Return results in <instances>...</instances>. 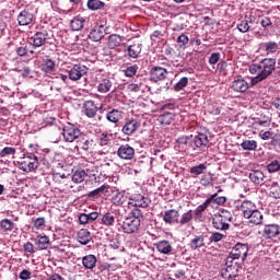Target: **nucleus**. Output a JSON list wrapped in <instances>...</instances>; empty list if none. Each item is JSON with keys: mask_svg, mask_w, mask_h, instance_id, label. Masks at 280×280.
I'll use <instances>...</instances> for the list:
<instances>
[{"mask_svg": "<svg viewBox=\"0 0 280 280\" xmlns=\"http://www.w3.org/2000/svg\"><path fill=\"white\" fill-rule=\"evenodd\" d=\"M180 215L178 214V211L176 209L166 210L163 214V222L165 224H178V218Z\"/></svg>", "mask_w": 280, "mask_h": 280, "instance_id": "19", "label": "nucleus"}, {"mask_svg": "<svg viewBox=\"0 0 280 280\" xmlns=\"http://www.w3.org/2000/svg\"><path fill=\"white\" fill-rule=\"evenodd\" d=\"M250 85L244 79H236L232 82L231 89L235 93H246Z\"/></svg>", "mask_w": 280, "mask_h": 280, "instance_id": "23", "label": "nucleus"}, {"mask_svg": "<svg viewBox=\"0 0 280 280\" xmlns=\"http://www.w3.org/2000/svg\"><path fill=\"white\" fill-rule=\"evenodd\" d=\"M211 183H213V177L203 175L200 179V185H202V187H209Z\"/></svg>", "mask_w": 280, "mask_h": 280, "instance_id": "58", "label": "nucleus"}, {"mask_svg": "<svg viewBox=\"0 0 280 280\" xmlns=\"http://www.w3.org/2000/svg\"><path fill=\"white\" fill-rule=\"evenodd\" d=\"M246 257H248V244L242 243H237L228 256V258H231L234 261H240L241 259V264L246 260Z\"/></svg>", "mask_w": 280, "mask_h": 280, "instance_id": "7", "label": "nucleus"}, {"mask_svg": "<svg viewBox=\"0 0 280 280\" xmlns=\"http://www.w3.org/2000/svg\"><path fill=\"white\" fill-rule=\"evenodd\" d=\"M48 37H49V33L45 30L36 32L32 37H30V45L35 49L38 47H43V45L47 43Z\"/></svg>", "mask_w": 280, "mask_h": 280, "instance_id": "11", "label": "nucleus"}, {"mask_svg": "<svg viewBox=\"0 0 280 280\" xmlns=\"http://www.w3.org/2000/svg\"><path fill=\"white\" fill-rule=\"evenodd\" d=\"M174 117H175L174 113L166 112L159 116L158 121L162 126H170V124H172V121H174Z\"/></svg>", "mask_w": 280, "mask_h": 280, "instance_id": "37", "label": "nucleus"}, {"mask_svg": "<svg viewBox=\"0 0 280 280\" xmlns=\"http://www.w3.org/2000/svg\"><path fill=\"white\" fill-rule=\"evenodd\" d=\"M141 128V122L139 120L131 118L127 119L121 128V133L127 135V137H130L136 133L138 129Z\"/></svg>", "mask_w": 280, "mask_h": 280, "instance_id": "12", "label": "nucleus"}, {"mask_svg": "<svg viewBox=\"0 0 280 280\" xmlns=\"http://www.w3.org/2000/svg\"><path fill=\"white\" fill-rule=\"evenodd\" d=\"M279 233H280L279 225H277V224H269V225L265 226L262 235L267 240H272V237H277V235H279Z\"/></svg>", "mask_w": 280, "mask_h": 280, "instance_id": "26", "label": "nucleus"}, {"mask_svg": "<svg viewBox=\"0 0 280 280\" xmlns=\"http://www.w3.org/2000/svg\"><path fill=\"white\" fill-rule=\"evenodd\" d=\"M105 3L101 0H88V8L92 11L95 10H102L104 8Z\"/></svg>", "mask_w": 280, "mask_h": 280, "instance_id": "45", "label": "nucleus"}, {"mask_svg": "<svg viewBox=\"0 0 280 280\" xmlns=\"http://www.w3.org/2000/svg\"><path fill=\"white\" fill-rule=\"evenodd\" d=\"M116 154L121 161H132L135 159V148L130 144H121L116 151Z\"/></svg>", "mask_w": 280, "mask_h": 280, "instance_id": "13", "label": "nucleus"}, {"mask_svg": "<svg viewBox=\"0 0 280 280\" xmlns=\"http://www.w3.org/2000/svg\"><path fill=\"white\" fill-rule=\"evenodd\" d=\"M156 249L162 255H170V253H172V250H173L172 244H170L168 241H160L156 244Z\"/></svg>", "mask_w": 280, "mask_h": 280, "instance_id": "36", "label": "nucleus"}, {"mask_svg": "<svg viewBox=\"0 0 280 280\" xmlns=\"http://www.w3.org/2000/svg\"><path fill=\"white\" fill-rule=\"evenodd\" d=\"M34 21V14L27 10H23L18 15V23L21 26L30 25Z\"/></svg>", "mask_w": 280, "mask_h": 280, "instance_id": "24", "label": "nucleus"}, {"mask_svg": "<svg viewBox=\"0 0 280 280\" xmlns=\"http://www.w3.org/2000/svg\"><path fill=\"white\" fill-rule=\"evenodd\" d=\"M141 226V220L126 218L121 224V230L127 233V235H131V233H137L139 228Z\"/></svg>", "mask_w": 280, "mask_h": 280, "instance_id": "10", "label": "nucleus"}, {"mask_svg": "<svg viewBox=\"0 0 280 280\" xmlns=\"http://www.w3.org/2000/svg\"><path fill=\"white\" fill-rule=\"evenodd\" d=\"M194 221V210H188L187 212L183 213L179 220H177V224L179 226H189Z\"/></svg>", "mask_w": 280, "mask_h": 280, "instance_id": "31", "label": "nucleus"}, {"mask_svg": "<svg viewBox=\"0 0 280 280\" xmlns=\"http://www.w3.org/2000/svg\"><path fill=\"white\" fill-rule=\"evenodd\" d=\"M16 54L18 56H27L28 54V49H27V46H20L19 48H16Z\"/></svg>", "mask_w": 280, "mask_h": 280, "instance_id": "63", "label": "nucleus"}, {"mask_svg": "<svg viewBox=\"0 0 280 280\" xmlns=\"http://www.w3.org/2000/svg\"><path fill=\"white\" fill-rule=\"evenodd\" d=\"M238 32H242V34H246L248 30H250V25H248V21L243 20L241 23L237 24Z\"/></svg>", "mask_w": 280, "mask_h": 280, "instance_id": "54", "label": "nucleus"}, {"mask_svg": "<svg viewBox=\"0 0 280 280\" xmlns=\"http://www.w3.org/2000/svg\"><path fill=\"white\" fill-rule=\"evenodd\" d=\"M102 223L105 226H113V224H115V215L110 212L105 213L102 218Z\"/></svg>", "mask_w": 280, "mask_h": 280, "instance_id": "46", "label": "nucleus"}, {"mask_svg": "<svg viewBox=\"0 0 280 280\" xmlns=\"http://www.w3.org/2000/svg\"><path fill=\"white\" fill-rule=\"evenodd\" d=\"M121 43H124V36L112 34L108 36L107 45L109 49H116V47H120Z\"/></svg>", "mask_w": 280, "mask_h": 280, "instance_id": "30", "label": "nucleus"}, {"mask_svg": "<svg viewBox=\"0 0 280 280\" xmlns=\"http://www.w3.org/2000/svg\"><path fill=\"white\" fill-rule=\"evenodd\" d=\"M220 62V52H212L209 58V65H218Z\"/></svg>", "mask_w": 280, "mask_h": 280, "instance_id": "59", "label": "nucleus"}, {"mask_svg": "<svg viewBox=\"0 0 280 280\" xmlns=\"http://www.w3.org/2000/svg\"><path fill=\"white\" fill-rule=\"evenodd\" d=\"M260 49H262L267 55L277 54L279 50V44L276 42H266L260 44Z\"/></svg>", "mask_w": 280, "mask_h": 280, "instance_id": "32", "label": "nucleus"}, {"mask_svg": "<svg viewBox=\"0 0 280 280\" xmlns=\"http://www.w3.org/2000/svg\"><path fill=\"white\" fill-rule=\"evenodd\" d=\"M212 202L213 205L222 206L226 205V197L224 196H218V192L212 194Z\"/></svg>", "mask_w": 280, "mask_h": 280, "instance_id": "53", "label": "nucleus"}, {"mask_svg": "<svg viewBox=\"0 0 280 280\" xmlns=\"http://www.w3.org/2000/svg\"><path fill=\"white\" fill-rule=\"evenodd\" d=\"M264 178H266V175H264V172L259 170L252 171L249 173V179L252 180V183H254V185L264 184Z\"/></svg>", "mask_w": 280, "mask_h": 280, "instance_id": "35", "label": "nucleus"}, {"mask_svg": "<svg viewBox=\"0 0 280 280\" xmlns=\"http://www.w3.org/2000/svg\"><path fill=\"white\" fill-rule=\"evenodd\" d=\"M170 72L163 67L155 66L150 70L151 82H163L167 78Z\"/></svg>", "mask_w": 280, "mask_h": 280, "instance_id": "14", "label": "nucleus"}, {"mask_svg": "<svg viewBox=\"0 0 280 280\" xmlns=\"http://www.w3.org/2000/svg\"><path fill=\"white\" fill-rule=\"evenodd\" d=\"M268 172L270 174H275V172L280 171V158H277L276 160H272L268 165H267Z\"/></svg>", "mask_w": 280, "mask_h": 280, "instance_id": "44", "label": "nucleus"}, {"mask_svg": "<svg viewBox=\"0 0 280 280\" xmlns=\"http://www.w3.org/2000/svg\"><path fill=\"white\" fill-rule=\"evenodd\" d=\"M128 89L131 91V93H141L143 92L144 85L141 82L131 83L129 84Z\"/></svg>", "mask_w": 280, "mask_h": 280, "instance_id": "52", "label": "nucleus"}, {"mask_svg": "<svg viewBox=\"0 0 280 280\" xmlns=\"http://www.w3.org/2000/svg\"><path fill=\"white\" fill-rule=\"evenodd\" d=\"M275 65H277V60L273 58H265L258 63L250 65L249 72L256 74V77H253L250 80L252 86L259 84V82H264L269 75H272Z\"/></svg>", "mask_w": 280, "mask_h": 280, "instance_id": "1", "label": "nucleus"}, {"mask_svg": "<svg viewBox=\"0 0 280 280\" xmlns=\"http://www.w3.org/2000/svg\"><path fill=\"white\" fill-rule=\"evenodd\" d=\"M142 49H143L142 44H132L127 47V49L125 50V54L129 58L137 59L139 58V56H141Z\"/></svg>", "mask_w": 280, "mask_h": 280, "instance_id": "22", "label": "nucleus"}, {"mask_svg": "<svg viewBox=\"0 0 280 280\" xmlns=\"http://www.w3.org/2000/svg\"><path fill=\"white\" fill-rule=\"evenodd\" d=\"M24 253H28L30 255L34 254V244L27 242L24 244Z\"/></svg>", "mask_w": 280, "mask_h": 280, "instance_id": "64", "label": "nucleus"}, {"mask_svg": "<svg viewBox=\"0 0 280 280\" xmlns=\"http://www.w3.org/2000/svg\"><path fill=\"white\" fill-rule=\"evenodd\" d=\"M62 136L65 141H67L68 143H73V141H78L80 139V137L82 136V131H80V128H78L77 125L67 122L63 126Z\"/></svg>", "mask_w": 280, "mask_h": 280, "instance_id": "6", "label": "nucleus"}, {"mask_svg": "<svg viewBox=\"0 0 280 280\" xmlns=\"http://www.w3.org/2000/svg\"><path fill=\"white\" fill-rule=\"evenodd\" d=\"M209 143V137L205 133L192 136V150H205Z\"/></svg>", "mask_w": 280, "mask_h": 280, "instance_id": "15", "label": "nucleus"}, {"mask_svg": "<svg viewBox=\"0 0 280 280\" xmlns=\"http://www.w3.org/2000/svg\"><path fill=\"white\" fill-rule=\"evenodd\" d=\"M55 70H56V61L49 58H46L43 60L42 71H44L45 73H51Z\"/></svg>", "mask_w": 280, "mask_h": 280, "instance_id": "38", "label": "nucleus"}, {"mask_svg": "<svg viewBox=\"0 0 280 280\" xmlns=\"http://www.w3.org/2000/svg\"><path fill=\"white\" fill-rule=\"evenodd\" d=\"M86 73H89V68L84 65L77 63L68 71V78L72 80V82H78V80H82Z\"/></svg>", "mask_w": 280, "mask_h": 280, "instance_id": "9", "label": "nucleus"}, {"mask_svg": "<svg viewBox=\"0 0 280 280\" xmlns=\"http://www.w3.org/2000/svg\"><path fill=\"white\" fill-rule=\"evenodd\" d=\"M84 23H86V19L82 18V15H77L70 21V27L72 32H81L84 30Z\"/></svg>", "mask_w": 280, "mask_h": 280, "instance_id": "25", "label": "nucleus"}, {"mask_svg": "<svg viewBox=\"0 0 280 280\" xmlns=\"http://www.w3.org/2000/svg\"><path fill=\"white\" fill-rule=\"evenodd\" d=\"M137 71H139V66L133 65L129 66L124 70V73L126 78H133V75H137Z\"/></svg>", "mask_w": 280, "mask_h": 280, "instance_id": "48", "label": "nucleus"}, {"mask_svg": "<svg viewBox=\"0 0 280 280\" xmlns=\"http://www.w3.org/2000/svg\"><path fill=\"white\" fill-rule=\"evenodd\" d=\"M75 150H84V152H91L93 150V140L89 139L86 136H81L77 140Z\"/></svg>", "mask_w": 280, "mask_h": 280, "instance_id": "17", "label": "nucleus"}, {"mask_svg": "<svg viewBox=\"0 0 280 280\" xmlns=\"http://www.w3.org/2000/svg\"><path fill=\"white\" fill-rule=\"evenodd\" d=\"M45 226V218L40 217L34 220V228L35 229H43Z\"/></svg>", "mask_w": 280, "mask_h": 280, "instance_id": "60", "label": "nucleus"}, {"mask_svg": "<svg viewBox=\"0 0 280 280\" xmlns=\"http://www.w3.org/2000/svg\"><path fill=\"white\" fill-rule=\"evenodd\" d=\"M205 170H207V164L201 163L199 165L190 167V174L194 178H198L200 174H205Z\"/></svg>", "mask_w": 280, "mask_h": 280, "instance_id": "40", "label": "nucleus"}, {"mask_svg": "<svg viewBox=\"0 0 280 280\" xmlns=\"http://www.w3.org/2000/svg\"><path fill=\"white\" fill-rule=\"evenodd\" d=\"M223 238H224V235L222 233L214 232L211 234L209 241L218 243V242H222Z\"/></svg>", "mask_w": 280, "mask_h": 280, "instance_id": "57", "label": "nucleus"}, {"mask_svg": "<svg viewBox=\"0 0 280 280\" xmlns=\"http://www.w3.org/2000/svg\"><path fill=\"white\" fill-rule=\"evenodd\" d=\"M83 113L89 117V119H93L97 116V105L93 101H85L83 104Z\"/></svg>", "mask_w": 280, "mask_h": 280, "instance_id": "20", "label": "nucleus"}, {"mask_svg": "<svg viewBox=\"0 0 280 280\" xmlns=\"http://www.w3.org/2000/svg\"><path fill=\"white\" fill-rule=\"evenodd\" d=\"M38 156L34 153L25 154L19 162L18 167L22 172L30 174V172H36L38 170Z\"/></svg>", "mask_w": 280, "mask_h": 280, "instance_id": "5", "label": "nucleus"}, {"mask_svg": "<svg viewBox=\"0 0 280 280\" xmlns=\"http://www.w3.org/2000/svg\"><path fill=\"white\" fill-rule=\"evenodd\" d=\"M20 279L22 280H28V279H32V272L27 269H24L20 272Z\"/></svg>", "mask_w": 280, "mask_h": 280, "instance_id": "61", "label": "nucleus"}, {"mask_svg": "<svg viewBox=\"0 0 280 280\" xmlns=\"http://www.w3.org/2000/svg\"><path fill=\"white\" fill-rule=\"evenodd\" d=\"M35 244L39 250H45L49 248V237L47 236H37L35 238Z\"/></svg>", "mask_w": 280, "mask_h": 280, "instance_id": "39", "label": "nucleus"}, {"mask_svg": "<svg viewBox=\"0 0 280 280\" xmlns=\"http://www.w3.org/2000/svg\"><path fill=\"white\" fill-rule=\"evenodd\" d=\"M242 150L253 152L257 150V142L255 140H244L241 143Z\"/></svg>", "mask_w": 280, "mask_h": 280, "instance_id": "41", "label": "nucleus"}, {"mask_svg": "<svg viewBox=\"0 0 280 280\" xmlns=\"http://www.w3.org/2000/svg\"><path fill=\"white\" fill-rule=\"evenodd\" d=\"M16 154V149L12 147H5L0 151V159H5V156H14Z\"/></svg>", "mask_w": 280, "mask_h": 280, "instance_id": "47", "label": "nucleus"}, {"mask_svg": "<svg viewBox=\"0 0 280 280\" xmlns=\"http://www.w3.org/2000/svg\"><path fill=\"white\" fill-rule=\"evenodd\" d=\"M128 218H130L131 220H141V218H143V212L135 208L133 210L130 211V217Z\"/></svg>", "mask_w": 280, "mask_h": 280, "instance_id": "55", "label": "nucleus"}, {"mask_svg": "<svg viewBox=\"0 0 280 280\" xmlns=\"http://www.w3.org/2000/svg\"><path fill=\"white\" fill-rule=\"evenodd\" d=\"M177 43L180 47H185V45H189V37L185 34H182L177 37Z\"/></svg>", "mask_w": 280, "mask_h": 280, "instance_id": "56", "label": "nucleus"}, {"mask_svg": "<svg viewBox=\"0 0 280 280\" xmlns=\"http://www.w3.org/2000/svg\"><path fill=\"white\" fill-rule=\"evenodd\" d=\"M84 178H86V171L84 170L75 171L72 175V182L77 184L84 183Z\"/></svg>", "mask_w": 280, "mask_h": 280, "instance_id": "42", "label": "nucleus"}, {"mask_svg": "<svg viewBox=\"0 0 280 280\" xmlns=\"http://www.w3.org/2000/svg\"><path fill=\"white\" fill-rule=\"evenodd\" d=\"M98 93H108L113 89V81L108 77H101L96 81Z\"/></svg>", "mask_w": 280, "mask_h": 280, "instance_id": "16", "label": "nucleus"}, {"mask_svg": "<svg viewBox=\"0 0 280 280\" xmlns=\"http://www.w3.org/2000/svg\"><path fill=\"white\" fill-rule=\"evenodd\" d=\"M150 198L141 195V194H137L131 196V198H129V200L127 201V205L129 207V209H132V207L135 209L137 208H141V209H145L148 207H150Z\"/></svg>", "mask_w": 280, "mask_h": 280, "instance_id": "8", "label": "nucleus"}, {"mask_svg": "<svg viewBox=\"0 0 280 280\" xmlns=\"http://www.w3.org/2000/svg\"><path fill=\"white\" fill-rule=\"evenodd\" d=\"M77 240L80 244L86 246V244H89V242H91L93 237L91 236V232H89V230L81 229L77 234Z\"/></svg>", "mask_w": 280, "mask_h": 280, "instance_id": "29", "label": "nucleus"}, {"mask_svg": "<svg viewBox=\"0 0 280 280\" xmlns=\"http://www.w3.org/2000/svg\"><path fill=\"white\" fill-rule=\"evenodd\" d=\"M176 145L178 150H189L194 148L192 135L182 136L176 140Z\"/></svg>", "mask_w": 280, "mask_h": 280, "instance_id": "21", "label": "nucleus"}, {"mask_svg": "<svg viewBox=\"0 0 280 280\" xmlns=\"http://www.w3.org/2000/svg\"><path fill=\"white\" fill-rule=\"evenodd\" d=\"M106 30H108V27H105L104 25H100L98 27H95L89 34L90 40H93L94 43H100V40H102V38L106 36Z\"/></svg>", "mask_w": 280, "mask_h": 280, "instance_id": "18", "label": "nucleus"}, {"mask_svg": "<svg viewBox=\"0 0 280 280\" xmlns=\"http://www.w3.org/2000/svg\"><path fill=\"white\" fill-rule=\"evenodd\" d=\"M191 250L205 248V235H196L188 244Z\"/></svg>", "mask_w": 280, "mask_h": 280, "instance_id": "28", "label": "nucleus"}, {"mask_svg": "<svg viewBox=\"0 0 280 280\" xmlns=\"http://www.w3.org/2000/svg\"><path fill=\"white\" fill-rule=\"evenodd\" d=\"M124 112L119 109H112L106 114V119L109 124H119L121 121Z\"/></svg>", "mask_w": 280, "mask_h": 280, "instance_id": "27", "label": "nucleus"}, {"mask_svg": "<svg viewBox=\"0 0 280 280\" xmlns=\"http://www.w3.org/2000/svg\"><path fill=\"white\" fill-rule=\"evenodd\" d=\"M271 198H280V184L279 183H273L270 187L269 191Z\"/></svg>", "mask_w": 280, "mask_h": 280, "instance_id": "51", "label": "nucleus"}, {"mask_svg": "<svg viewBox=\"0 0 280 280\" xmlns=\"http://www.w3.org/2000/svg\"><path fill=\"white\" fill-rule=\"evenodd\" d=\"M233 222V213L226 209H221L212 218V226L217 231H229Z\"/></svg>", "mask_w": 280, "mask_h": 280, "instance_id": "3", "label": "nucleus"}, {"mask_svg": "<svg viewBox=\"0 0 280 280\" xmlns=\"http://www.w3.org/2000/svg\"><path fill=\"white\" fill-rule=\"evenodd\" d=\"M0 228L2 229V231H5V232L13 231L14 222H12V220H10V219H2L0 221Z\"/></svg>", "mask_w": 280, "mask_h": 280, "instance_id": "43", "label": "nucleus"}, {"mask_svg": "<svg viewBox=\"0 0 280 280\" xmlns=\"http://www.w3.org/2000/svg\"><path fill=\"white\" fill-rule=\"evenodd\" d=\"M187 84H189V79L187 77H184L174 85V91H183V89H185Z\"/></svg>", "mask_w": 280, "mask_h": 280, "instance_id": "50", "label": "nucleus"}, {"mask_svg": "<svg viewBox=\"0 0 280 280\" xmlns=\"http://www.w3.org/2000/svg\"><path fill=\"white\" fill-rule=\"evenodd\" d=\"M105 190H106V185H102L101 187L90 191L88 196L89 198H100V196H102V194H104Z\"/></svg>", "mask_w": 280, "mask_h": 280, "instance_id": "49", "label": "nucleus"}, {"mask_svg": "<svg viewBox=\"0 0 280 280\" xmlns=\"http://www.w3.org/2000/svg\"><path fill=\"white\" fill-rule=\"evenodd\" d=\"M128 200V196H126L124 191L116 192L112 198V202L116 205V207H124Z\"/></svg>", "mask_w": 280, "mask_h": 280, "instance_id": "34", "label": "nucleus"}, {"mask_svg": "<svg viewBox=\"0 0 280 280\" xmlns=\"http://www.w3.org/2000/svg\"><path fill=\"white\" fill-rule=\"evenodd\" d=\"M240 211H242L243 218L249 220L250 224L259 225L264 222V214L253 201L244 200L240 207Z\"/></svg>", "mask_w": 280, "mask_h": 280, "instance_id": "2", "label": "nucleus"}, {"mask_svg": "<svg viewBox=\"0 0 280 280\" xmlns=\"http://www.w3.org/2000/svg\"><path fill=\"white\" fill-rule=\"evenodd\" d=\"M240 270H242L241 261L226 258L225 266L221 269V277L226 280H233L240 276Z\"/></svg>", "mask_w": 280, "mask_h": 280, "instance_id": "4", "label": "nucleus"}, {"mask_svg": "<svg viewBox=\"0 0 280 280\" xmlns=\"http://www.w3.org/2000/svg\"><path fill=\"white\" fill-rule=\"evenodd\" d=\"M271 145H275V148H280V133H276L273 137H271Z\"/></svg>", "mask_w": 280, "mask_h": 280, "instance_id": "62", "label": "nucleus"}, {"mask_svg": "<svg viewBox=\"0 0 280 280\" xmlns=\"http://www.w3.org/2000/svg\"><path fill=\"white\" fill-rule=\"evenodd\" d=\"M82 264L85 270H93L97 264L95 255H86L82 258Z\"/></svg>", "mask_w": 280, "mask_h": 280, "instance_id": "33", "label": "nucleus"}]
</instances>
